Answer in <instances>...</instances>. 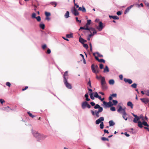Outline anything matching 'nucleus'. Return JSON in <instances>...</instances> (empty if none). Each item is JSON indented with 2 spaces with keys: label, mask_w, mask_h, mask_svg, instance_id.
Returning a JSON list of instances; mask_svg holds the SVG:
<instances>
[{
  "label": "nucleus",
  "mask_w": 149,
  "mask_h": 149,
  "mask_svg": "<svg viewBox=\"0 0 149 149\" xmlns=\"http://www.w3.org/2000/svg\"><path fill=\"white\" fill-rule=\"evenodd\" d=\"M32 133L37 140L38 141H41L44 140L46 137V136L39 134L38 132L32 130Z\"/></svg>",
  "instance_id": "nucleus-1"
},
{
  "label": "nucleus",
  "mask_w": 149,
  "mask_h": 149,
  "mask_svg": "<svg viewBox=\"0 0 149 149\" xmlns=\"http://www.w3.org/2000/svg\"><path fill=\"white\" fill-rule=\"evenodd\" d=\"M91 68L92 72L95 73H98L99 72V68L97 65H95L93 64L91 66Z\"/></svg>",
  "instance_id": "nucleus-2"
},
{
  "label": "nucleus",
  "mask_w": 149,
  "mask_h": 149,
  "mask_svg": "<svg viewBox=\"0 0 149 149\" xmlns=\"http://www.w3.org/2000/svg\"><path fill=\"white\" fill-rule=\"evenodd\" d=\"M81 107L83 109H84L86 107L88 108V109H90L91 107V106L86 101H84L82 103Z\"/></svg>",
  "instance_id": "nucleus-3"
},
{
  "label": "nucleus",
  "mask_w": 149,
  "mask_h": 149,
  "mask_svg": "<svg viewBox=\"0 0 149 149\" xmlns=\"http://www.w3.org/2000/svg\"><path fill=\"white\" fill-rule=\"evenodd\" d=\"M72 13L75 15L77 16L79 15V13L78 12L75 7H72L71 9Z\"/></svg>",
  "instance_id": "nucleus-4"
},
{
  "label": "nucleus",
  "mask_w": 149,
  "mask_h": 149,
  "mask_svg": "<svg viewBox=\"0 0 149 149\" xmlns=\"http://www.w3.org/2000/svg\"><path fill=\"white\" fill-rule=\"evenodd\" d=\"M63 82L66 87L69 89H71L72 88L71 85L69 83L67 79L63 80Z\"/></svg>",
  "instance_id": "nucleus-5"
},
{
  "label": "nucleus",
  "mask_w": 149,
  "mask_h": 149,
  "mask_svg": "<svg viewBox=\"0 0 149 149\" xmlns=\"http://www.w3.org/2000/svg\"><path fill=\"white\" fill-rule=\"evenodd\" d=\"M104 26H103V24L101 22H100L99 23V26L96 27L97 29H98L99 31H101Z\"/></svg>",
  "instance_id": "nucleus-6"
},
{
  "label": "nucleus",
  "mask_w": 149,
  "mask_h": 149,
  "mask_svg": "<svg viewBox=\"0 0 149 149\" xmlns=\"http://www.w3.org/2000/svg\"><path fill=\"white\" fill-rule=\"evenodd\" d=\"M104 120V118L103 117H100L99 119L96 120L95 123L98 125L101 122H103Z\"/></svg>",
  "instance_id": "nucleus-7"
},
{
  "label": "nucleus",
  "mask_w": 149,
  "mask_h": 149,
  "mask_svg": "<svg viewBox=\"0 0 149 149\" xmlns=\"http://www.w3.org/2000/svg\"><path fill=\"white\" fill-rule=\"evenodd\" d=\"M126 109V107L123 108L121 106H120L118 109L117 110V111L120 113H122L123 112L125 111V110Z\"/></svg>",
  "instance_id": "nucleus-8"
},
{
  "label": "nucleus",
  "mask_w": 149,
  "mask_h": 149,
  "mask_svg": "<svg viewBox=\"0 0 149 149\" xmlns=\"http://www.w3.org/2000/svg\"><path fill=\"white\" fill-rule=\"evenodd\" d=\"M140 100L143 103L146 104L149 102V99L147 98H141Z\"/></svg>",
  "instance_id": "nucleus-9"
},
{
  "label": "nucleus",
  "mask_w": 149,
  "mask_h": 149,
  "mask_svg": "<svg viewBox=\"0 0 149 149\" xmlns=\"http://www.w3.org/2000/svg\"><path fill=\"white\" fill-rule=\"evenodd\" d=\"M134 5V4L132 5L127 8L124 11V14H125L128 13L131 9L133 7Z\"/></svg>",
  "instance_id": "nucleus-10"
},
{
  "label": "nucleus",
  "mask_w": 149,
  "mask_h": 149,
  "mask_svg": "<svg viewBox=\"0 0 149 149\" xmlns=\"http://www.w3.org/2000/svg\"><path fill=\"white\" fill-rule=\"evenodd\" d=\"M124 81L125 83H128L129 84H131L133 82L132 80L131 79H129L124 78Z\"/></svg>",
  "instance_id": "nucleus-11"
},
{
  "label": "nucleus",
  "mask_w": 149,
  "mask_h": 149,
  "mask_svg": "<svg viewBox=\"0 0 149 149\" xmlns=\"http://www.w3.org/2000/svg\"><path fill=\"white\" fill-rule=\"evenodd\" d=\"M101 78V84H106L105 77H104L100 76Z\"/></svg>",
  "instance_id": "nucleus-12"
},
{
  "label": "nucleus",
  "mask_w": 149,
  "mask_h": 149,
  "mask_svg": "<svg viewBox=\"0 0 149 149\" xmlns=\"http://www.w3.org/2000/svg\"><path fill=\"white\" fill-rule=\"evenodd\" d=\"M78 10L79 11H82L83 12L85 13L86 11V9L85 8L84 6H82V7H79Z\"/></svg>",
  "instance_id": "nucleus-13"
},
{
  "label": "nucleus",
  "mask_w": 149,
  "mask_h": 149,
  "mask_svg": "<svg viewBox=\"0 0 149 149\" xmlns=\"http://www.w3.org/2000/svg\"><path fill=\"white\" fill-rule=\"evenodd\" d=\"M79 42L82 44H83L85 42H86L87 41L80 37L79 39Z\"/></svg>",
  "instance_id": "nucleus-14"
},
{
  "label": "nucleus",
  "mask_w": 149,
  "mask_h": 149,
  "mask_svg": "<svg viewBox=\"0 0 149 149\" xmlns=\"http://www.w3.org/2000/svg\"><path fill=\"white\" fill-rule=\"evenodd\" d=\"M68 71H65L63 75V77L64 78V80L65 79H67L68 78Z\"/></svg>",
  "instance_id": "nucleus-15"
},
{
  "label": "nucleus",
  "mask_w": 149,
  "mask_h": 149,
  "mask_svg": "<svg viewBox=\"0 0 149 149\" xmlns=\"http://www.w3.org/2000/svg\"><path fill=\"white\" fill-rule=\"evenodd\" d=\"M106 84H101V88L103 90H105L107 89V87Z\"/></svg>",
  "instance_id": "nucleus-16"
},
{
  "label": "nucleus",
  "mask_w": 149,
  "mask_h": 149,
  "mask_svg": "<svg viewBox=\"0 0 149 149\" xmlns=\"http://www.w3.org/2000/svg\"><path fill=\"white\" fill-rule=\"evenodd\" d=\"M123 114V118L125 120H126L127 119V118L126 117L127 115V113L125 111H124V112H123L122 113Z\"/></svg>",
  "instance_id": "nucleus-17"
},
{
  "label": "nucleus",
  "mask_w": 149,
  "mask_h": 149,
  "mask_svg": "<svg viewBox=\"0 0 149 149\" xmlns=\"http://www.w3.org/2000/svg\"><path fill=\"white\" fill-rule=\"evenodd\" d=\"M109 17L110 18H113L114 19H119V17L117 16H112L109 15Z\"/></svg>",
  "instance_id": "nucleus-18"
},
{
  "label": "nucleus",
  "mask_w": 149,
  "mask_h": 149,
  "mask_svg": "<svg viewBox=\"0 0 149 149\" xmlns=\"http://www.w3.org/2000/svg\"><path fill=\"white\" fill-rule=\"evenodd\" d=\"M127 105L129 107H130L131 109L133 108V104L131 102H128L127 103Z\"/></svg>",
  "instance_id": "nucleus-19"
},
{
  "label": "nucleus",
  "mask_w": 149,
  "mask_h": 149,
  "mask_svg": "<svg viewBox=\"0 0 149 149\" xmlns=\"http://www.w3.org/2000/svg\"><path fill=\"white\" fill-rule=\"evenodd\" d=\"M89 31H93V34H96L97 33V32L95 30V29L92 27H90L89 28V30H88Z\"/></svg>",
  "instance_id": "nucleus-20"
},
{
  "label": "nucleus",
  "mask_w": 149,
  "mask_h": 149,
  "mask_svg": "<svg viewBox=\"0 0 149 149\" xmlns=\"http://www.w3.org/2000/svg\"><path fill=\"white\" fill-rule=\"evenodd\" d=\"M84 97H85L86 101L87 102L90 100V99L88 98L89 96L88 93H87L85 95Z\"/></svg>",
  "instance_id": "nucleus-21"
},
{
  "label": "nucleus",
  "mask_w": 149,
  "mask_h": 149,
  "mask_svg": "<svg viewBox=\"0 0 149 149\" xmlns=\"http://www.w3.org/2000/svg\"><path fill=\"white\" fill-rule=\"evenodd\" d=\"M137 123L139 127L140 128H142L143 127L142 123L141 121H139Z\"/></svg>",
  "instance_id": "nucleus-22"
},
{
  "label": "nucleus",
  "mask_w": 149,
  "mask_h": 149,
  "mask_svg": "<svg viewBox=\"0 0 149 149\" xmlns=\"http://www.w3.org/2000/svg\"><path fill=\"white\" fill-rule=\"evenodd\" d=\"M69 14V12L68 11H66V13L64 15V17L65 18H68L70 17Z\"/></svg>",
  "instance_id": "nucleus-23"
},
{
  "label": "nucleus",
  "mask_w": 149,
  "mask_h": 149,
  "mask_svg": "<svg viewBox=\"0 0 149 149\" xmlns=\"http://www.w3.org/2000/svg\"><path fill=\"white\" fill-rule=\"evenodd\" d=\"M103 110V108H100L99 109H98V110H95V112L99 114L100 113L102 112Z\"/></svg>",
  "instance_id": "nucleus-24"
},
{
  "label": "nucleus",
  "mask_w": 149,
  "mask_h": 149,
  "mask_svg": "<svg viewBox=\"0 0 149 149\" xmlns=\"http://www.w3.org/2000/svg\"><path fill=\"white\" fill-rule=\"evenodd\" d=\"M109 83L110 85H113L115 83L114 80L113 79H111L109 80Z\"/></svg>",
  "instance_id": "nucleus-25"
},
{
  "label": "nucleus",
  "mask_w": 149,
  "mask_h": 149,
  "mask_svg": "<svg viewBox=\"0 0 149 149\" xmlns=\"http://www.w3.org/2000/svg\"><path fill=\"white\" fill-rule=\"evenodd\" d=\"M109 126L110 127L113 126L115 124V123L112 120L109 121Z\"/></svg>",
  "instance_id": "nucleus-26"
},
{
  "label": "nucleus",
  "mask_w": 149,
  "mask_h": 149,
  "mask_svg": "<svg viewBox=\"0 0 149 149\" xmlns=\"http://www.w3.org/2000/svg\"><path fill=\"white\" fill-rule=\"evenodd\" d=\"M94 108L95 109H99L100 108H103L102 107H100V105L98 104H97L95 105Z\"/></svg>",
  "instance_id": "nucleus-27"
},
{
  "label": "nucleus",
  "mask_w": 149,
  "mask_h": 149,
  "mask_svg": "<svg viewBox=\"0 0 149 149\" xmlns=\"http://www.w3.org/2000/svg\"><path fill=\"white\" fill-rule=\"evenodd\" d=\"M109 69L107 65H106L105 68L104 69V72H109Z\"/></svg>",
  "instance_id": "nucleus-28"
},
{
  "label": "nucleus",
  "mask_w": 149,
  "mask_h": 149,
  "mask_svg": "<svg viewBox=\"0 0 149 149\" xmlns=\"http://www.w3.org/2000/svg\"><path fill=\"white\" fill-rule=\"evenodd\" d=\"M95 34H93V33H91L88 35V37H87V40H90V38L92 36H93Z\"/></svg>",
  "instance_id": "nucleus-29"
},
{
  "label": "nucleus",
  "mask_w": 149,
  "mask_h": 149,
  "mask_svg": "<svg viewBox=\"0 0 149 149\" xmlns=\"http://www.w3.org/2000/svg\"><path fill=\"white\" fill-rule=\"evenodd\" d=\"M132 115L135 117V118L137 119V120H139L141 118L139 117L137 115L134 114V113H132Z\"/></svg>",
  "instance_id": "nucleus-30"
},
{
  "label": "nucleus",
  "mask_w": 149,
  "mask_h": 149,
  "mask_svg": "<svg viewBox=\"0 0 149 149\" xmlns=\"http://www.w3.org/2000/svg\"><path fill=\"white\" fill-rule=\"evenodd\" d=\"M142 123L143 125L145 126H146V127H148L149 126V125H148L147 123L145 121H143L142 122Z\"/></svg>",
  "instance_id": "nucleus-31"
},
{
  "label": "nucleus",
  "mask_w": 149,
  "mask_h": 149,
  "mask_svg": "<svg viewBox=\"0 0 149 149\" xmlns=\"http://www.w3.org/2000/svg\"><path fill=\"white\" fill-rule=\"evenodd\" d=\"M73 34L71 33L70 34H68L66 35V37L67 38H72L73 37Z\"/></svg>",
  "instance_id": "nucleus-32"
},
{
  "label": "nucleus",
  "mask_w": 149,
  "mask_h": 149,
  "mask_svg": "<svg viewBox=\"0 0 149 149\" xmlns=\"http://www.w3.org/2000/svg\"><path fill=\"white\" fill-rule=\"evenodd\" d=\"M40 27L42 29H44L45 28V25L44 24H40Z\"/></svg>",
  "instance_id": "nucleus-33"
},
{
  "label": "nucleus",
  "mask_w": 149,
  "mask_h": 149,
  "mask_svg": "<svg viewBox=\"0 0 149 149\" xmlns=\"http://www.w3.org/2000/svg\"><path fill=\"white\" fill-rule=\"evenodd\" d=\"M89 95L90 96L92 100H94V96H93V93H89Z\"/></svg>",
  "instance_id": "nucleus-34"
},
{
  "label": "nucleus",
  "mask_w": 149,
  "mask_h": 149,
  "mask_svg": "<svg viewBox=\"0 0 149 149\" xmlns=\"http://www.w3.org/2000/svg\"><path fill=\"white\" fill-rule=\"evenodd\" d=\"M112 102H113V105H116L118 103V101L117 100H113Z\"/></svg>",
  "instance_id": "nucleus-35"
},
{
  "label": "nucleus",
  "mask_w": 149,
  "mask_h": 149,
  "mask_svg": "<svg viewBox=\"0 0 149 149\" xmlns=\"http://www.w3.org/2000/svg\"><path fill=\"white\" fill-rule=\"evenodd\" d=\"M107 103L108 104L109 107H111L113 105V103L111 101H110L109 102H107Z\"/></svg>",
  "instance_id": "nucleus-36"
},
{
  "label": "nucleus",
  "mask_w": 149,
  "mask_h": 149,
  "mask_svg": "<svg viewBox=\"0 0 149 149\" xmlns=\"http://www.w3.org/2000/svg\"><path fill=\"white\" fill-rule=\"evenodd\" d=\"M89 25H88L87 24H86L84 26V27H85V30H89Z\"/></svg>",
  "instance_id": "nucleus-37"
},
{
  "label": "nucleus",
  "mask_w": 149,
  "mask_h": 149,
  "mask_svg": "<svg viewBox=\"0 0 149 149\" xmlns=\"http://www.w3.org/2000/svg\"><path fill=\"white\" fill-rule=\"evenodd\" d=\"M100 128L101 129H102L104 128V123H103V122H101V123L100 124Z\"/></svg>",
  "instance_id": "nucleus-38"
},
{
  "label": "nucleus",
  "mask_w": 149,
  "mask_h": 149,
  "mask_svg": "<svg viewBox=\"0 0 149 149\" xmlns=\"http://www.w3.org/2000/svg\"><path fill=\"white\" fill-rule=\"evenodd\" d=\"M27 113L29 116H30L32 118H34L35 117V116L33 115L30 112L28 111L27 112Z\"/></svg>",
  "instance_id": "nucleus-39"
},
{
  "label": "nucleus",
  "mask_w": 149,
  "mask_h": 149,
  "mask_svg": "<svg viewBox=\"0 0 149 149\" xmlns=\"http://www.w3.org/2000/svg\"><path fill=\"white\" fill-rule=\"evenodd\" d=\"M101 139L103 141H109V139L105 137H102L101 138Z\"/></svg>",
  "instance_id": "nucleus-40"
},
{
  "label": "nucleus",
  "mask_w": 149,
  "mask_h": 149,
  "mask_svg": "<svg viewBox=\"0 0 149 149\" xmlns=\"http://www.w3.org/2000/svg\"><path fill=\"white\" fill-rule=\"evenodd\" d=\"M50 4H52V5H54V7H55L57 5V3L55 2H51Z\"/></svg>",
  "instance_id": "nucleus-41"
},
{
  "label": "nucleus",
  "mask_w": 149,
  "mask_h": 149,
  "mask_svg": "<svg viewBox=\"0 0 149 149\" xmlns=\"http://www.w3.org/2000/svg\"><path fill=\"white\" fill-rule=\"evenodd\" d=\"M137 84L136 83H134L131 85V86L133 88H136V87Z\"/></svg>",
  "instance_id": "nucleus-42"
},
{
  "label": "nucleus",
  "mask_w": 149,
  "mask_h": 149,
  "mask_svg": "<svg viewBox=\"0 0 149 149\" xmlns=\"http://www.w3.org/2000/svg\"><path fill=\"white\" fill-rule=\"evenodd\" d=\"M103 103L106 107H109L107 102L104 101L103 102Z\"/></svg>",
  "instance_id": "nucleus-43"
},
{
  "label": "nucleus",
  "mask_w": 149,
  "mask_h": 149,
  "mask_svg": "<svg viewBox=\"0 0 149 149\" xmlns=\"http://www.w3.org/2000/svg\"><path fill=\"white\" fill-rule=\"evenodd\" d=\"M45 14L46 15V16H49L51 14L49 12H45Z\"/></svg>",
  "instance_id": "nucleus-44"
},
{
  "label": "nucleus",
  "mask_w": 149,
  "mask_h": 149,
  "mask_svg": "<svg viewBox=\"0 0 149 149\" xmlns=\"http://www.w3.org/2000/svg\"><path fill=\"white\" fill-rule=\"evenodd\" d=\"M83 44V47H85L86 49H87L88 48V46L87 44L84 43Z\"/></svg>",
  "instance_id": "nucleus-45"
},
{
  "label": "nucleus",
  "mask_w": 149,
  "mask_h": 149,
  "mask_svg": "<svg viewBox=\"0 0 149 149\" xmlns=\"http://www.w3.org/2000/svg\"><path fill=\"white\" fill-rule=\"evenodd\" d=\"M98 96H99V95L98 93L96 92H95L94 95V97L97 98L98 97Z\"/></svg>",
  "instance_id": "nucleus-46"
},
{
  "label": "nucleus",
  "mask_w": 149,
  "mask_h": 149,
  "mask_svg": "<svg viewBox=\"0 0 149 149\" xmlns=\"http://www.w3.org/2000/svg\"><path fill=\"white\" fill-rule=\"evenodd\" d=\"M36 14L35 13H33L32 15V18H36Z\"/></svg>",
  "instance_id": "nucleus-47"
},
{
  "label": "nucleus",
  "mask_w": 149,
  "mask_h": 149,
  "mask_svg": "<svg viewBox=\"0 0 149 149\" xmlns=\"http://www.w3.org/2000/svg\"><path fill=\"white\" fill-rule=\"evenodd\" d=\"M36 18L38 22H40L41 20V18L40 16H38L37 17H36Z\"/></svg>",
  "instance_id": "nucleus-48"
},
{
  "label": "nucleus",
  "mask_w": 149,
  "mask_h": 149,
  "mask_svg": "<svg viewBox=\"0 0 149 149\" xmlns=\"http://www.w3.org/2000/svg\"><path fill=\"white\" fill-rule=\"evenodd\" d=\"M110 110L111 111H116V108L112 106L110 108Z\"/></svg>",
  "instance_id": "nucleus-49"
},
{
  "label": "nucleus",
  "mask_w": 149,
  "mask_h": 149,
  "mask_svg": "<svg viewBox=\"0 0 149 149\" xmlns=\"http://www.w3.org/2000/svg\"><path fill=\"white\" fill-rule=\"evenodd\" d=\"M87 84L88 85H89V86H90V88H91L92 87L91 85V81L90 80V79H89V81L88 82Z\"/></svg>",
  "instance_id": "nucleus-50"
},
{
  "label": "nucleus",
  "mask_w": 149,
  "mask_h": 149,
  "mask_svg": "<svg viewBox=\"0 0 149 149\" xmlns=\"http://www.w3.org/2000/svg\"><path fill=\"white\" fill-rule=\"evenodd\" d=\"M98 62H103V63H105V61L103 59H101L99 60V61Z\"/></svg>",
  "instance_id": "nucleus-51"
},
{
  "label": "nucleus",
  "mask_w": 149,
  "mask_h": 149,
  "mask_svg": "<svg viewBox=\"0 0 149 149\" xmlns=\"http://www.w3.org/2000/svg\"><path fill=\"white\" fill-rule=\"evenodd\" d=\"M96 53L98 55V56L100 57H103V56L102 54H100L99 52H97Z\"/></svg>",
  "instance_id": "nucleus-52"
},
{
  "label": "nucleus",
  "mask_w": 149,
  "mask_h": 149,
  "mask_svg": "<svg viewBox=\"0 0 149 149\" xmlns=\"http://www.w3.org/2000/svg\"><path fill=\"white\" fill-rule=\"evenodd\" d=\"M51 52V50L49 49H48L46 52V53L48 54H50Z\"/></svg>",
  "instance_id": "nucleus-53"
},
{
  "label": "nucleus",
  "mask_w": 149,
  "mask_h": 149,
  "mask_svg": "<svg viewBox=\"0 0 149 149\" xmlns=\"http://www.w3.org/2000/svg\"><path fill=\"white\" fill-rule=\"evenodd\" d=\"M137 120V118H134L133 120V122L135 123H138V122L139 120Z\"/></svg>",
  "instance_id": "nucleus-54"
},
{
  "label": "nucleus",
  "mask_w": 149,
  "mask_h": 149,
  "mask_svg": "<svg viewBox=\"0 0 149 149\" xmlns=\"http://www.w3.org/2000/svg\"><path fill=\"white\" fill-rule=\"evenodd\" d=\"M122 13V12L121 11H118L117 12L116 14L118 15H120Z\"/></svg>",
  "instance_id": "nucleus-55"
},
{
  "label": "nucleus",
  "mask_w": 149,
  "mask_h": 149,
  "mask_svg": "<svg viewBox=\"0 0 149 149\" xmlns=\"http://www.w3.org/2000/svg\"><path fill=\"white\" fill-rule=\"evenodd\" d=\"M75 19L77 22H79V23L81 22V20H79L78 17H76Z\"/></svg>",
  "instance_id": "nucleus-56"
},
{
  "label": "nucleus",
  "mask_w": 149,
  "mask_h": 149,
  "mask_svg": "<svg viewBox=\"0 0 149 149\" xmlns=\"http://www.w3.org/2000/svg\"><path fill=\"white\" fill-rule=\"evenodd\" d=\"M91 20H90V19L88 20L87 21V23L86 24H87L88 25H89L91 24Z\"/></svg>",
  "instance_id": "nucleus-57"
},
{
  "label": "nucleus",
  "mask_w": 149,
  "mask_h": 149,
  "mask_svg": "<svg viewBox=\"0 0 149 149\" xmlns=\"http://www.w3.org/2000/svg\"><path fill=\"white\" fill-rule=\"evenodd\" d=\"M91 112L92 115H93V116L95 115V111H94L93 110H91Z\"/></svg>",
  "instance_id": "nucleus-58"
},
{
  "label": "nucleus",
  "mask_w": 149,
  "mask_h": 149,
  "mask_svg": "<svg viewBox=\"0 0 149 149\" xmlns=\"http://www.w3.org/2000/svg\"><path fill=\"white\" fill-rule=\"evenodd\" d=\"M46 47L47 45L46 44H44L42 46V48L43 49H44Z\"/></svg>",
  "instance_id": "nucleus-59"
},
{
  "label": "nucleus",
  "mask_w": 149,
  "mask_h": 149,
  "mask_svg": "<svg viewBox=\"0 0 149 149\" xmlns=\"http://www.w3.org/2000/svg\"><path fill=\"white\" fill-rule=\"evenodd\" d=\"M90 104L92 106H95V103L93 102H91Z\"/></svg>",
  "instance_id": "nucleus-60"
},
{
  "label": "nucleus",
  "mask_w": 149,
  "mask_h": 149,
  "mask_svg": "<svg viewBox=\"0 0 149 149\" xmlns=\"http://www.w3.org/2000/svg\"><path fill=\"white\" fill-rule=\"evenodd\" d=\"M100 69H102L103 68V65L102 64H100Z\"/></svg>",
  "instance_id": "nucleus-61"
},
{
  "label": "nucleus",
  "mask_w": 149,
  "mask_h": 149,
  "mask_svg": "<svg viewBox=\"0 0 149 149\" xmlns=\"http://www.w3.org/2000/svg\"><path fill=\"white\" fill-rule=\"evenodd\" d=\"M117 95L116 93H113L111 95L112 97H116Z\"/></svg>",
  "instance_id": "nucleus-62"
},
{
  "label": "nucleus",
  "mask_w": 149,
  "mask_h": 149,
  "mask_svg": "<svg viewBox=\"0 0 149 149\" xmlns=\"http://www.w3.org/2000/svg\"><path fill=\"white\" fill-rule=\"evenodd\" d=\"M0 102L2 104L3 102H5V101L3 99H0Z\"/></svg>",
  "instance_id": "nucleus-63"
},
{
  "label": "nucleus",
  "mask_w": 149,
  "mask_h": 149,
  "mask_svg": "<svg viewBox=\"0 0 149 149\" xmlns=\"http://www.w3.org/2000/svg\"><path fill=\"white\" fill-rule=\"evenodd\" d=\"M146 95L149 96V90H147L146 91Z\"/></svg>",
  "instance_id": "nucleus-64"
}]
</instances>
